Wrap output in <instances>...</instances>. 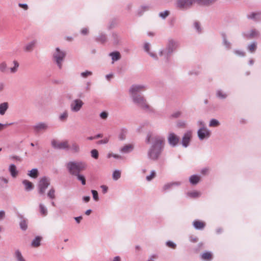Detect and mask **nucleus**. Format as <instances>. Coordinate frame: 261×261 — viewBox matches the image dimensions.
<instances>
[{
    "label": "nucleus",
    "mask_w": 261,
    "mask_h": 261,
    "mask_svg": "<svg viewBox=\"0 0 261 261\" xmlns=\"http://www.w3.org/2000/svg\"><path fill=\"white\" fill-rule=\"evenodd\" d=\"M151 142V146L148 151L147 155L149 159L156 161L159 159L164 150L165 139L162 136H153L149 133L146 138V142L149 143Z\"/></svg>",
    "instance_id": "nucleus-1"
},
{
    "label": "nucleus",
    "mask_w": 261,
    "mask_h": 261,
    "mask_svg": "<svg viewBox=\"0 0 261 261\" xmlns=\"http://www.w3.org/2000/svg\"><path fill=\"white\" fill-rule=\"evenodd\" d=\"M179 42L172 38H169L167 42L165 48L161 49L159 54L160 57L168 61L172 54L179 47Z\"/></svg>",
    "instance_id": "nucleus-2"
},
{
    "label": "nucleus",
    "mask_w": 261,
    "mask_h": 261,
    "mask_svg": "<svg viewBox=\"0 0 261 261\" xmlns=\"http://www.w3.org/2000/svg\"><path fill=\"white\" fill-rule=\"evenodd\" d=\"M69 173L72 175H75L80 172L85 170L87 165L84 161H69L65 165Z\"/></svg>",
    "instance_id": "nucleus-3"
},
{
    "label": "nucleus",
    "mask_w": 261,
    "mask_h": 261,
    "mask_svg": "<svg viewBox=\"0 0 261 261\" xmlns=\"http://www.w3.org/2000/svg\"><path fill=\"white\" fill-rule=\"evenodd\" d=\"M66 56V51L61 49L59 47H56L52 53L53 62L57 66L60 70L63 68V64Z\"/></svg>",
    "instance_id": "nucleus-4"
},
{
    "label": "nucleus",
    "mask_w": 261,
    "mask_h": 261,
    "mask_svg": "<svg viewBox=\"0 0 261 261\" xmlns=\"http://www.w3.org/2000/svg\"><path fill=\"white\" fill-rule=\"evenodd\" d=\"M194 4V0H175L174 6L179 10L185 11L192 8Z\"/></svg>",
    "instance_id": "nucleus-5"
},
{
    "label": "nucleus",
    "mask_w": 261,
    "mask_h": 261,
    "mask_svg": "<svg viewBox=\"0 0 261 261\" xmlns=\"http://www.w3.org/2000/svg\"><path fill=\"white\" fill-rule=\"evenodd\" d=\"M133 101L137 106L145 111H149L150 107L147 103L146 99L141 95L131 96Z\"/></svg>",
    "instance_id": "nucleus-6"
},
{
    "label": "nucleus",
    "mask_w": 261,
    "mask_h": 261,
    "mask_svg": "<svg viewBox=\"0 0 261 261\" xmlns=\"http://www.w3.org/2000/svg\"><path fill=\"white\" fill-rule=\"evenodd\" d=\"M147 87L143 84H134L129 89V93L130 96H137L139 95L138 93L146 90Z\"/></svg>",
    "instance_id": "nucleus-7"
},
{
    "label": "nucleus",
    "mask_w": 261,
    "mask_h": 261,
    "mask_svg": "<svg viewBox=\"0 0 261 261\" xmlns=\"http://www.w3.org/2000/svg\"><path fill=\"white\" fill-rule=\"evenodd\" d=\"M243 37L247 40H251L258 38L260 36V32L256 29H251L243 31L242 33Z\"/></svg>",
    "instance_id": "nucleus-8"
},
{
    "label": "nucleus",
    "mask_w": 261,
    "mask_h": 261,
    "mask_svg": "<svg viewBox=\"0 0 261 261\" xmlns=\"http://www.w3.org/2000/svg\"><path fill=\"white\" fill-rule=\"evenodd\" d=\"M50 185V179L45 176L41 178L38 184V192L41 195H43Z\"/></svg>",
    "instance_id": "nucleus-9"
},
{
    "label": "nucleus",
    "mask_w": 261,
    "mask_h": 261,
    "mask_svg": "<svg viewBox=\"0 0 261 261\" xmlns=\"http://www.w3.org/2000/svg\"><path fill=\"white\" fill-rule=\"evenodd\" d=\"M84 104V102L80 99H75L73 100L70 104L71 111L73 113L79 112Z\"/></svg>",
    "instance_id": "nucleus-10"
},
{
    "label": "nucleus",
    "mask_w": 261,
    "mask_h": 261,
    "mask_svg": "<svg viewBox=\"0 0 261 261\" xmlns=\"http://www.w3.org/2000/svg\"><path fill=\"white\" fill-rule=\"evenodd\" d=\"M211 135V132L207 128H199L197 131V136L200 141L207 139Z\"/></svg>",
    "instance_id": "nucleus-11"
},
{
    "label": "nucleus",
    "mask_w": 261,
    "mask_h": 261,
    "mask_svg": "<svg viewBox=\"0 0 261 261\" xmlns=\"http://www.w3.org/2000/svg\"><path fill=\"white\" fill-rule=\"evenodd\" d=\"M167 140L169 145L172 147L176 146L179 142V138L173 132L168 134Z\"/></svg>",
    "instance_id": "nucleus-12"
},
{
    "label": "nucleus",
    "mask_w": 261,
    "mask_h": 261,
    "mask_svg": "<svg viewBox=\"0 0 261 261\" xmlns=\"http://www.w3.org/2000/svg\"><path fill=\"white\" fill-rule=\"evenodd\" d=\"M182 182L179 181L167 182L163 186L161 190L163 192L165 193L172 190L174 187L180 186Z\"/></svg>",
    "instance_id": "nucleus-13"
},
{
    "label": "nucleus",
    "mask_w": 261,
    "mask_h": 261,
    "mask_svg": "<svg viewBox=\"0 0 261 261\" xmlns=\"http://www.w3.org/2000/svg\"><path fill=\"white\" fill-rule=\"evenodd\" d=\"M247 18L255 22H261V10L251 12L247 14Z\"/></svg>",
    "instance_id": "nucleus-14"
},
{
    "label": "nucleus",
    "mask_w": 261,
    "mask_h": 261,
    "mask_svg": "<svg viewBox=\"0 0 261 261\" xmlns=\"http://www.w3.org/2000/svg\"><path fill=\"white\" fill-rule=\"evenodd\" d=\"M192 137V133L191 130L186 132L183 135L181 140V144L184 147H187L190 144Z\"/></svg>",
    "instance_id": "nucleus-15"
},
{
    "label": "nucleus",
    "mask_w": 261,
    "mask_h": 261,
    "mask_svg": "<svg viewBox=\"0 0 261 261\" xmlns=\"http://www.w3.org/2000/svg\"><path fill=\"white\" fill-rule=\"evenodd\" d=\"M51 145L55 149H67L69 148V145L67 141L58 142L55 140L51 141Z\"/></svg>",
    "instance_id": "nucleus-16"
},
{
    "label": "nucleus",
    "mask_w": 261,
    "mask_h": 261,
    "mask_svg": "<svg viewBox=\"0 0 261 261\" xmlns=\"http://www.w3.org/2000/svg\"><path fill=\"white\" fill-rule=\"evenodd\" d=\"M33 128L36 133H39L46 130L48 128V125L45 122H39L35 125Z\"/></svg>",
    "instance_id": "nucleus-17"
},
{
    "label": "nucleus",
    "mask_w": 261,
    "mask_h": 261,
    "mask_svg": "<svg viewBox=\"0 0 261 261\" xmlns=\"http://www.w3.org/2000/svg\"><path fill=\"white\" fill-rule=\"evenodd\" d=\"M134 149V146L132 144H126L119 149V152L122 154L130 153Z\"/></svg>",
    "instance_id": "nucleus-18"
},
{
    "label": "nucleus",
    "mask_w": 261,
    "mask_h": 261,
    "mask_svg": "<svg viewBox=\"0 0 261 261\" xmlns=\"http://www.w3.org/2000/svg\"><path fill=\"white\" fill-rule=\"evenodd\" d=\"M257 43L256 41H252L250 43H249L247 47V50L250 53V54H254L257 50Z\"/></svg>",
    "instance_id": "nucleus-19"
},
{
    "label": "nucleus",
    "mask_w": 261,
    "mask_h": 261,
    "mask_svg": "<svg viewBox=\"0 0 261 261\" xmlns=\"http://www.w3.org/2000/svg\"><path fill=\"white\" fill-rule=\"evenodd\" d=\"M67 149L70 150L73 153H78L80 151V147L76 142H72Z\"/></svg>",
    "instance_id": "nucleus-20"
},
{
    "label": "nucleus",
    "mask_w": 261,
    "mask_h": 261,
    "mask_svg": "<svg viewBox=\"0 0 261 261\" xmlns=\"http://www.w3.org/2000/svg\"><path fill=\"white\" fill-rule=\"evenodd\" d=\"M216 96L219 99L223 100L227 97L228 94L222 89H218L216 91Z\"/></svg>",
    "instance_id": "nucleus-21"
},
{
    "label": "nucleus",
    "mask_w": 261,
    "mask_h": 261,
    "mask_svg": "<svg viewBox=\"0 0 261 261\" xmlns=\"http://www.w3.org/2000/svg\"><path fill=\"white\" fill-rule=\"evenodd\" d=\"M36 42V40H35L29 42L24 46V50L27 52H31L33 50Z\"/></svg>",
    "instance_id": "nucleus-22"
},
{
    "label": "nucleus",
    "mask_w": 261,
    "mask_h": 261,
    "mask_svg": "<svg viewBox=\"0 0 261 261\" xmlns=\"http://www.w3.org/2000/svg\"><path fill=\"white\" fill-rule=\"evenodd\" d=\"M109 56L111 57L112 63L114 62L119 60L121 58V55L119 51H115L109 54Z\"/></svg>",
    "instance_id": "nucleus-23"
},
{
    "label": "nucleus",
    "mask_w": 261,
    "mask_h": 261,
    "mask_svg": "<svg viewBox=\"0 0 261 261\" xmlns=\"http://www.w3.org/2000/svg\"><path fill=\"white\" fill-rule=\"evenodd\" d=\"M193 225L194 228L197 230L203 229L205 226V224L204 222L199 220L194 221L193 222Z\"/></svg>",
    "instance_id": "nucleus-24"
},
{
    "label": "nucleus",
    "mask_w": 261,
    "mask_h": 261,
    "mask_svg": "<svg viewBox=\"0 0 261 261\" xmlns=\"http://www.w3.org/2000/svg\"><path fill=\"white\" fill-rule=\"evenodd\" d=\"M200 180V176L196 174L192 175L189 177V181L192 185H197Z\"/></svg>",
    "instance_id": "nucleus-25"
},
{
    "label": "nucleus",
    "mask_w": 261,
    "mask_h": 261,
    "mask_svg": "<svg viewBox=\"0 0 261 261\" xmlns=\"http://www.w3.org/2000/svg\"><path fill=\"white\" fill-rule=\"evenodd\" d=\"M42 238L40 236H36L32 241L31 246L33 247H38L40 246Z\"/></svg>",
    "instance_id": "nucleus-26"
},
{
    "label": "nucleus",
    "mask_w": 261,
    "mask_h": 261,
    "mask_svg": "<svg viewBox=\"0 0 261 261\" xmlns=\"http://www.w3.org/2000/svg\"><path fill=\"white\" fill-rule=\"evenodd\" d=\"M22 184L24 185V189L27 191H30L34 188L33 184L27 179H24L22 181Z\"/></svg>",
    "instance_id": "nucleus-27"
},
{
    "label": "nucleus",
    "mask_w": 261,
    "mask_h": 261,
    "mask_svg": "<svg viewBox=\"0 0 261 261\" xmlns=\"http://www.w3.org/2000/svg\"><path fill=\"white\" fill-rule=\"evenodd\" d=\"M9 108V103L7 102H4L0 103V115H4Z\"/></svg>",
    "instance_id": "nucleus-28"
},
{
    "label": "nucleus",
    "mask_w": 261,
    "mask_h": 261,
    "mask_svg": "<svg viewBox=\"0 0 261 261\" xmlns=\"http://www.w3.org/2000/svg\"><path fill=\"white\" fill-rule=\"evenodd\" d=\"M217 0H194L195 3H197L201 5L208 6L216 2Z\"/></svg>",
    "instance_id": "nucleus-29"
},
{
    "label": "nucleus",
    "mask_w": 261,
    "mask_h": 261,
    "mask_svg": "<svg viewBox=\"0 0 261 261\" xmlns=\"http://www.w3.org/2000/svg\"><path fill=\"white\" fill-rule=\"evenodd\" d=\"M9 171L10 172L11 175L13 177H16V176H17V175L18 174V171H17V170L16 169V166L14 164H11L9 166Z\"/></svg>",
    "instance_id": "nucleus-30"
},
{
    "label": "nucleus",
    "mask_w": 261,
    "mask_h": 261,
    "mask_svg": "<svg viewBox=\"0 0 261 261\" xmlns=\"http://www.w3.org/2000/svg\"><path fill=\"white\" fill-rule=\"evenodd\" d=\"M222 44L225 46L226 49H230L231 48L232 44L227 40L225 35H223Z\"/></svg>",
    "instance_id": "nucleus-31"
},
{
    "label": "nucleus",
    "mask_w": 261,
    "mask_h": 261,
    "mask_svg": "<svg viewBox=\"0 0 261 261\" xmlns=\"http://www.w3.org/2000/svg\"><path fill=\"white\" fill-rule=\"evenodd\" d=\"M69 116L68 112L67 110H65L59 115V120L61 122H65L67 121Z\"/></svg>",
    "instance_id": "nucleus-32"
},
{
    "label": "nucleus",
    "mask_w": 261,
    "mask_h": 261,
    "mask_svg": "<svg viewBox=\"0 0 261 261\" xmlns=\"http://www.w3.org/2000/svg\"><path fill=\"white\" fill-rule=\"evenodd\" d=\"M127 134V130L125 128H122L120 129L118 138L120 140H124L126 138V136Z\"/></svg>",
    "instance_id": "nucleus-33"
},
{
    "label": "nucleus",
    "mask_w": 261,
    "mask_h": 261,
    "mask_svg": "<svg viewBox=\"0 0 261 261\" xmlns=\"http://www.w3.org/2000/svg\"><path fill=\"white\" fill-rule=\"evenodd\" d=\"M39 207L41 215L43 216H46L48 214V211L46 206L43 204L40 203Z\"/></svg>",
    "instance_id": "nucleus-34"
},
{
    "label": "nucleus",
    "mask_w": 261,
    "mask_h": 261,
    "mask_svg": "<svg viewBox=\"0 0 261 261\" xmlns=\"http://www.w3.org/2000/svg\"><path fill=\"white\" fill-rule=\"evenodd\" d=\"M150 8V6L149 5H142L138 10V14L139 16L142 15V14L148 11Z\"/></svg>",
    "instance_id": "nucleus-35"
},
{
    "label": "nucleus",
    "mask_w": 261,
    "mask_h": 261,
    "mask_svg": "<svg viewBox=\"0 0 261 261\" xmlns=\"http://www.w3.org/2000/svg\"><path fill=\"white\" fill-rule=\"evenodd\" d=\"M187 195L191 198H196L199 197L201 195V193L197 191H192L188 192Z\"/></svg>",
    "instance_id": "nucleus-36"
},
{
    "label": "nucleus",
    "mask_w": 261,
    "mask_h": 261,
    "mask_svg": "<svg viewBox=\"0 0 261 261\" xmlns=\"http://www.w3.org/2000/svg\"><path fill=\"white\" fill-rule=\"evenodd\" d=\"M21 218L19 223L20 227L22 230H25L28 228L27 220L22 216H21Z\"/></svg>",
    "instance_id": "nucleus-37"
},
{
    "label": "nucleus",
    "mask_w": 261,
    "mask_h": 261,
    "mask_svg": "<svg viewBox=\"0 0 261 261\" xmlns=\"http://www.w3.org/2000/svg\"><path fill=\"white\" fill-rule=\"evenodd\" d=\"M28 175L31 177L36 178L39 175L38 170L37 168H34L29 171Z\"/></svg>",
    "instance_id": "nucleus-38"
},
{
    "label": "nucleus",
    "mask_w": 261,
    "mask_h": 261,
    "mask_svg": "<svg viewBox=\"0 0 261 261\" xmlns=\"http://www.w3.org/2000/svg\"><path fill=\"white\" fill-rule=\"evenodd\" d=\"M121 177V171L119 170H115L112 173V178L114 180H118Z\"/></svg>",
    "instance_id": "nucleus-39"
},
{
    "label": "nucleus",
    "mask_w": 261,
    "mask_h": 261,
    "mask_svg": "<svg viewBox=\"0 0 261 261\" xmlns=\"http://www.w3.org/2000/svg\"><path fill=\"white\" fill-rule=\"evenodd\" d=\"M201 258L204 260H211L212 258V254L210 252H205L201 254Z\"/></svg>",
    "instance_id": "nucleus-40"
},
{
    "label": "nucleus",
    "mask_w": 261,
    "mask_h": 261,
    "mask_svg": "<svg viewBox=\"0 0 261 261\" xmlns=\"http://www.w3.org/2000/svg\"><path fill=\"white\" fill-rule=\"evenodd\" d=\"M15 256L17 261H25L23 257L21 252L19 250H17L15 252Z\"/></svg>",
    "instance_id": "nucleus-41"
},
{
    "label": "nucleus",
    "mask_w": 261,
    "mask_h": 261,
    "mask_svg": "<svg viewBox=\"0 0 261 261\" xmlns=\"http://www.w3.org/2000/svg\"><path fill=\"white\" fill-rule=\"evenodd\" d=\"M220 125V122L216 119H212L209 123L210 127H217Z\"/></svg>",
    "instance_id": "nucleus-42"
},
{
    "label": "nucleus",
    "mask_w": 261,
    "mask_h": 261,
    "mask_svg": "<svg viewBox=\"0 0 261 261\" xmlns=\"http://www.w3.org/2000/svg\"><path fill=\"white\" fill-rule=\"evenodd\" d=\"M77 179L81 181L83 185H85L86 184V179L83 175L80 174V173L75 175Z\"/></svg>",
    "instance_id": "nucleus-43"
},
{
    "label": "nucleus",
    "mask_w": 261,
    "mask_h": 261,
    "mask_svg": "<svg viewBox=\"0 0 261 261\" xmlns=\"http://www.w3.org/2000/svg\"><path fill=\"white\" fill-rule=\"evenodd\" d=\"M47 196L51 199L55 198V190L54 188H51L47 193Z\"/></svg>",
    "instance_id": "nucleus-44"
},
{
    "label": "nucleus",
    "mask_w": 261,
    "mask_h": 261,
    "mask_svg": "<svg viewBox=\"0 0 261 261\" xmlns=\"http://www.w3.org/2000/svg\"><path fill=\"white\" fill-rule=\"evenodd\" d=\"M233 53L234 55L241 57H244L246 56L245 52L240 49H234Z\"/></svg>",
    "instance_id": "nucleus-45"
},
{
    "label": "nucleus",
    "mask_w": 261,
    "mask_h": 261,
    "mask_svg": "<svg viewBox=\"0 0 261 261\" xmlns=\"http://www.w3.org/2000/svg\"><path fill=\"white\" fill-rule=\"evenodd\" d=\"M92 72L88 70H86L84 72H82L81 73V76L83 78L86 79L88 76H91L92 75Z\"/></svg>",
    "instance_id": "nucleus-46"
},
{
    "label": "nucleus",
    "mask_w": 261,
    "mask_h": 261,
    "mask_svg": "<svg viewBox=\"0 0 261 261\" xmlns=\"http://www.w3.org/2000/svg\"><path fill=\"white\" fill-rule=\"evenodd\" d=\"M106 36L104 34H99V36L96 38L97 41L101 42L102 43L105 42L106 41Z\"/></svg>",
    "instance_id": "nucleus-47"
},
{
    "label": "nucleus",
    "mask_w": 261,
    "mask_h": 261,
    "mask_svg": "<svg viewBox=\"0 0 261 261\" xmlns=\"http://www.w3.org/2000/svg\"><path fill=\"white\" fill-rule=\"evenodd\" d=\"M14 67L10 68L11 73H15L17 71L18 67H19V63L16 61H13Z\"/></svg>",
    "instance_id": "nucleus-48"
},
{
    "label": "nucleus",
    "mask_w": 261,
    "mask_h": 261,
    "mask_svg": "<svg viewBox=\"0 0 261 261\" xmlns=\"http://www.w3.org/2000/svg\"><path fill=\"white\" fill-rule=\"evenodd\" d=\"M200 73V69L199 68L197 69H193L191 70H190L188 72L189 75H198Z\"/></svg>",
    "instance_id": "nucleus-49"
},
{
    "label": "nucleus",
    "mask_w": 261,
    "mask_h": 261,
    "mask_svg": "<svg viewBox=\"0 0 261 261\" xmlns=\"http://www.w3.org/2000/svg\"><path fill=\"white\" fill-rule=\"evenodd\" d=\"M159 15L161 18L164 19L169 15V12L168 10H166L163 12H161Z\"/></svg>",
    "instance_id": "nucleus-50"
},
{
    "label": "nucleus",
    "mask_w": 261,
    "mask_h": 261,
    "mask_svg": "<svg viewBox=\"0 0 261 261\" xmlns=\"http://www.w3.org/2000/svg\"><path fill=\"white\" fill-rule=\"evenodd\" d=\"M91 155L93 158L97 159L98 158L99 153L96 149H94L91 151Z\"/></svg>",
    "instance_id": "nucleus-51"
},
{
    "label": "nucleus",
    "mask_w": 261,
    "mask_h": 261,
    "mask_svg": "<svg viewBox=\"0 0 261 261\" xmlns=\"http://www.w3.org/2000/svg\"><path fill=\"white\" fill-rule=\"evenodd\" d=\"M155 176V172L154 170H152L151 171L150 174L147 175L146 177V179L147 181H151L152 179H153Z\"/></svg>",
    "instance_id": "nucleus-52"
},
{
    "label": "nucleus",
    "mask_w": 261,
    "mask_h": 261,
    "mask_svg": "<svg viewBox=\"0 0 261 261\" xmlns=\"http://www.w3.org/2000/svg\"><path fill=\"white\" fill-rule=\"evenodd\" d=\"M194 27L195 29L196 30V31H197V32H198L199 33L201 32V28L200 27V24L198 22L195 21L194 23Z\"/></svg>",
    "instance_id": "nucleus-53"
},
{
    "label": "nucleus",
    "mask_w": 261,
    "mask_h": 261,
    "mask_svg": "<svg viewBox=\"0 0 261 261\" xmlns=\"http://www.w3.org/2000/svg\"><path fill=\"white\" fill-rule=\"evenodd\" d=\"M166 245L168 247L175 249L176 247V244L171 241H168L166 242Z\"/></svg>",
    "instance_id": "nucleus-54"
},
{
    "label": "nucleus",
    "mask_w": 261,
    "mask_h": 261,
    "mask_svg": "<svg viewBox=\"0 0 261 261\" xmlns=\"http://www.w3.org/2000/svg\"><path fill=\"white\" fill-rule=\"evenodd\" d=\"M7 68V66L6 63L4 62L0 64V71L2 72H4L6 71Z\"/></svg>",
    "instance_id": "nucleus-55"
},
{
    "label": "nucleus",
    "mask_w": 261,
    "mask_h": 261,
    "mask_svg": "<svg viewBox=\"0 0 261 261\" xmlns=\"http://www.w3.org/2000/svg\"><path fill=\"white\" fill-rule=\"evenodd\" d=\"M91 193L92 194L93 199L95 201H98L99 200V197L97 192L96 190H91Z\"/></svg>",
    "instance_id": "nucleus-56"
},
{
    "label": "nucleus",
    "mask_w": 261,
    "mask_h": 261,
    "mask_svg": "<svg viewBox=\"0 0 261 261\" xmlns=\"http://www.w3.org/2000/svg\"><path fill=\"white\" fill-rule=\"evenodd\" d=\"M99 116L102 119H106L108 118V113L107 112L103 111L100 113Z\"/></svg>",
    "instance_id": "nucleus-57"
},
{
    "label": "nucleus",
    "mask_w": 261,
    "mask_h": 261,
    "mask_svg": "<svg viewBox=\"0 0 261 261\" xmlns=\"http://www.w3.org/2000/svg\"><path fill=\"white\" fill-rule=\"evenodd\" d=\"M197 123L200 128H206L204 122L201 120H198Z\"/></svg>",
    "instance_id": "nucleus-58"
},
{
    "label": "nucleus",
    "mask_w": 261,
    "mask_h": 261,
    "mask_svg": "<svg viewBox=\"0 0 261 261\" xmlns=\"http://www.w3.org/2000/svg\"><path fill=\"white\" fill-rule=\"evenodd\" d=\"M144 48L145 51L147 53L150 52V44L149 43H145L144 45Z\"/></svg>",
    "instance_id": "nucleus-59"
},
{
    "label": "nucleus",
    "mask_w": 261,
    "mask_h": 261,
    "mask_svg": "<svg viewBox=\"0 0 261 261\" xmlns=\"http://www.w3.org/2000/svg\"><path fill=\"white\" fill-rule=\"evenodd\" d=\"M81 33L83 35H87L89 33V30L87 28H83L81 30Z\"/></svg>",
    "instance_id": "nucleus-60"
},
{
    "label": "nucleus",
    "mask_w": 261,
    "mask_h": 261,
    "mask_svg": "<svg viewBox=\"0 0 261 261\" xmlns=\"http://www.w3.org/2000/svg\"><path fill=\"white\" fill-rule=\"evenodd\" d=\"M18 6L24 10H27L29 9L28 5L27 4L19 3Z\"/></svg>",
    "instance_id": "nucleus-61"
},
{
    "label": "nucleus",
    "mask_w": 261,
    "mask_h": 261,
    "mask_svg": "<svg viewBox=\"0 0 261 261\" xmlns=\"http://www.w3.org/2000/svg\"><path fill=\"white\" fill-rule=\"evenodd\" d=\"M181 115V112H179V111H177L175 113H173L172 115H171V117L172 118H178Z\"/></svg>",
    "instance_id": "nucleus-62"
},
{
    "label": "nucleus",
    "mask_w": 261,
    "mask_h": 261,
    "mask_svg": "<svg viewBox=\"0 0 261 261\" xmlns=\"http://www.w3.org/2000/svg\"><path fill=\"white\" fill-rule=\"evenodd\" d=\"M151 57H152L153 59L157 60H158V57L156 55V54L153 52H149L148 53Z\"/></svg>",
    "instance_id": "nucleus-63"
},
{
    "label": "nucleus",
    "mask_w": 261,
    "mask_h": 261,
    "mask_svg": "<svg viewBox=\"0 0 261 261\" xmlns=\"http://www.w3.org/2000/svg\"><path fill=\"white\" fill-rule=\"evenodd\" d=\"M109 142V139L108 138H105L104 139L98 141V143L101 144H105L108 143Z\"/></svg>",
    "instance_id": "nucleus-64"
}]
</instances>
